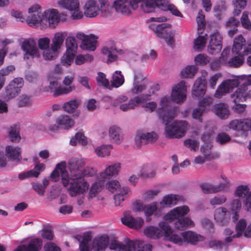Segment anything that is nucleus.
<instances>
[{
    "mask_svg": "<svg viewBox=\"0 0 251 251\" xmlns=\"http://www.w3.org/2000/svg\"><path fill=\"white\" fill-rule=\"evenodd\" d=\"M125 82L124 75L122 72L119 71H116L112 75L111 83L114 87L118 88L121 86Z\"/></svg>",
    "mask_w": 251,
    "mask_h": 251,
    "instance_id": "6e6d98bb",
    "label": "nucleus"
},
{
    "mask_svg": "<svg viewBox=\"0 0 251 251\" xmlns=\"http://www.w3.org/2000/svg\"><path fill=\"white\" fill-rule=\"evenodd\" d=\"M197 68L194 65H188L181 71V76L183 78H192L197 72Z\"/></svg>",
    "mask_w": 251,
    "mask_h": 251,
    "instance_id": "4d7b16f0",
    "label": "nucleus"
},
{
    "mask_svg": "<svg viewBox=\"0 0 251 251\" xmlns=\"http://www.w3.org/2000/svg\"><path fill=\"white\" fill-rule=\"evenodd\" d=\"M157 139V134L153 131L145 133L138 132L135 136V143L137 147H140L149 143H154Z\"/></svg>",
    "mask_w": 251,
    "mask_h": 251,
    "instance_id": "4be33fe9",
    "label": "nucleus"
},
{
    "mask_svg": "<svg viewBox=\"0 0 251 251\" xmlns=\"http://www.w3.org/2000/svg\"><path fill=\"white\" fill-rule=\"evenodd\" d=\"M105 180L100 178V176L97 175L96 181L93 183L90 188L88 198L92 199L95 197L100 192L104 187Z\"/></svg>",
    "mask_w": 251,
    "mask_h": 251,
    "instance_id": "f704fd0d",
    "label": "nucleus"
},
{
    "mask_svg": "<svg viewBox=\"0 0 251 251\" xmlns=\"http://www.w3.org/2000/svg\"><path fill=\"white\" fill-rule=\"evenodd\" d=\"M189 211V208L186 205L178 206L168 212L164 216V219L169 222H171L176 219L177 220L179 218L187 215Z\"/></svg>",
    "mask_w": 251,
    "mask_h": 251,
    "instance_id": "a878e982",
    "label": "nucleus"
},
{
    "mask_svg": "<svg viewBox=\"0 0 251 251\" xmlns=\"http://www.w3.org/2000/svg\"><path fill=\"white\" fill-rule=\"evenodd\" d=\"M9 136L11 142H19L21 140V136L19 134V128L16 126L11 127L9 132Z\"/></svg>",
    "mask_w": 251,
    "mask_h": 251,
    "instance_id": "338daca9",
    "label": "nucleus"
},
{
    "mask_svg": "<svg viewBox=\"0 0 251 251\" xmlns=\"http://www.w3.org/2000/svg\"><path fill=\"white\" fill-rule=\"evenodd\" d=\"M247 227V223L245 219H241L239 220L235 226L236 233L233 235V237L239 238L242 236H245Z\"/></svg>",
    "mask_w": 251,
    "mask_h": 251,
    "instance_id": "5fc2aeb1",
    "label": "nucleus"
},
{
    "mask_svg": "<svg viewBox=\"0 0 251 251\" xmlns=\"http://www.w3.org/2000/svg\"><path fill=\"white\" fill-rule=\"evenodd\" d=\"M46 28H55L60 21V14L56 9H50L44 11Z\"/></svg>",
    "mask_w": 251,
    "mask_h": 251,
    "instance_id": "aec40b11",
    "label": "nucleus"
},
{
    "mask_svg": "<svg viewBox=\"0 0 251 251\" xmlns=\"http://www.w3.org/2000/svg\"><path fill=\"white\" fill-rule=\"evenodd\" d=\"M21 148L18 146H7L5 148V155L10 160L20 162L22 159Z\"/></svg>",
    "mask_w": 251,
    "mask_h": 251,
    "instance_id": "2f4dec72",
    "label": "nucleus"
},
{
    "mask_svg": "<svg viewBox=\"0 0 251 251\" xmlns=\"http://www.w3.org/2000/svg\"><path fill=\"white\" fill-rule=\"evenodd\" d=\"M26 22L28 25L32 27H40L41 29L46 28V22L44 20V12L42 13L28 15Z\"/></svg>",
    "mask_w": 251,
    "mask_h": 251,
    "instance_id": "bb28decb",
    "label": "nucleus"
},
{
    "mask_svg": "<svg viewBox=\"0 0 251 251\" xmlns=\"http://www.w3.org/2000/svg\"><path fill=\"white\" fill-rule=\"evenodd\" d=\"M42 246V241L39 238L31 240L26 246L20 245L14 251H39Z\"/></svg>",
    "mask_w": 251,
    "mask_h": 251,
    "instance_id": "72a5a7b5",
    "label": "nucleus"
},
{
    "mask_svg": "<svg viewBox=\"0 0 251 251\" xmlns=\"http://www.w3.org/2000/svg\"><path fill=\"white\" fill-rule=\"evenodd\" d=\"M160 107L157 112L163 122H168L170 120H173L176 116V111L174 109H169L168 106L171 103L169 96L162 97L159 100Z\"/></svg>",
    "mask_w": 251,
    "mask_h": 251,
    "instance_id": "9d476101",
    "label": "nucleus"
},
{
    "mask_svg": "<svg viewBox=\"0 0 251 251\" xmlns=\"http://www.w3.org/2000/svg\"><path fill=\"white\" fill-rule=\"evenodd\" d=\"M121 221L124 225L134 229L140 228L144 224V221L142 218H135L129 211L124 213V216L121 218Z\"/></svg>",
    "mask_w": 251,
    "mask_h": 251,
    "instance_id": "a211bd4d",
    "label": "nucleus"
},
{
    "mask_svg": "<svg viewBox=\"0 0 251 251\" xmlns=\"http://www.w3.org/2000/svg\"><path fill=\"white\" fill-rule=\"evenodd\" d=\"M58 50L53 49L52 46L49 47L43 50V56L45 60H51L56 58L58 55Z\"/></svg>",
    "mask_w": 251,
    "mask_h": 251,
    "instance_id": "052dcab7",
    "label": "nucleus"
},
{
    "mask_svg": "<svg viewBox=\"0 0 251 251\" xmlns=\"http://www.w3.org/2000/svg\"><path fill=\"white\" fill-rule=\"evenodd\" d=\"M246 119L240 120H234L232 121L229 124V128L238 131L243 132L242 135L247 136L248 131V126L247 125Z\"/></svg>",
    "mask_w": 251,
    "mask_h": 251,
    "instance_id": "c9c22d12",
    "label": "nucleus"
},
{
    "mask_svg": "<svg viewBox=\"0 0 251 251\" xmlns=\"http://www.w3.org/2000/svg\"><path fill=\"white\" fill-rule=\"evenodd\" d=\"M67 35L66 32H57L56 33L52 39V43L51 46H52L53 49H56L59 50L60 49L63 42L64 39Z\"/></svg>",
    "mask_w": 251,
    "mask_h": 251,
    "instance_id": "49530a36",
    "label": "nucleus"
},
{
    "mask_svg": "<svg viewBox=\"0 0 251 251\" xmlns=\"http://www.w3.org/2000/svg\"><path fill=\"white\" fill-rule=\"evenodd\" d=\"M213 112L221 119H226L229 114L228 106L224 103L215 104L212 108Z\"/></svg>",
    "mask_w": 251,
    "mask_h": 251,
    "instance_id": "a19ab883",
    "label": "nucleus"
},
{
    "mask_svg": "<svg viewBox=\"0 0 251 251\" xmlns=\"http://www.w3.org/2000/svg\"><path fill=\"white\" fill-rule=\"evenodd\" d=\"M113 146L110 144L102 145L94 148L96 154L100 157H105L110 155Z\"/></svg>",
    "mask_w": 251,
    "mask_h": 251,
    "instance_id": "de8ad7c7",
    "label": "nucleus"
},
{
    "mask_svg": "<svg viewBox=\"0 0 251 251\" xmlns=\"http://www.w3.org/2000/svg\"><path fill=\"white\" fill-rule=\"evenodd\" d=\"M149 27L156 35L161 38L164 39L169 46L174 44L175 30L171 28V25L167 23H162L159 25L151 24Z\"/></svg>",
    "mask_w": 251,
    "mask_h": 251,
    "instance_id": "39448f33",
    "label": "nucleus"
},
{
    "mask_svg": "<svg viewBox=\"0 0 251 251\" xmlns=\"http://www.w3.org/2000/svg\"><path fill=\"white\" fill-rule=\"evenodd\" d=\"M206 81L204 78H197L193 87L192 92L193 96L199 98L203 96L206 92Z\"/></svg>",
    "mask_w": 251,
    "mask_h": 251,
    "instance_id": "7c9ffc66",
    "label": "nucleus"
},
{
    "mask_svg": "<svg viewBox=\"0 0 251 251\" xmlns=\"http://www.w3.org/2000/svg\"><path fill=\"white\" fill-rule=\"evenodd\" d=\"M234 195L236 198L244 199L243 204L247 210L249 211L251 206V192L247 185L238 186L235 192Z\"/></svg>",
    "mask_w": 251,
    "mask_h": 251,
    "instance_id": "dca6fc26",
    "label": "nucleus"
},
{
    "mask_svg": "<svg viewBox=\"0 0 251 251\" xmlns=\"http://www.w3.org/2000/svg\"><path fill=\"white\" fill-rule=\"evenodd\" d=\"M143 3L141 4V8L145 13H151L154 12L155 7H157L152 0H141Z\"/></svg>",
    "mask_w": 251,
    "mask_h": 251,
    "instance_id": "e2e57ef3",
    "label": "nucleus"
},
{
    "mask_svg": "<svg viewBox=\"0 0 251 251\" xmlns=\"http://www.w3.org/2000/svg\"><path fill=\"white\" fill-rule=\"evenodd\" d=\"M57 4L59 7L68 10L72 19L79 20L83 18V13L80 9L78 0H59Z\"/></svg>",
    "mask_w": 251,
    "mask_h": 251,
    "instance_id": "1a4fd4ad",
    "label": "nucleus"
},
{
    "mask_svg": "<svg viewBox=\"0 0 251 251\" xmlns=\"http://www.w3.org/2000/svg\"><path fill=\"white\" fill-rule=\"evenodd\" d=\"M121 169V164L120 162H115L107 166L104 170L98 175L100 176V178L106 181L116 177L119 175Z\"/></svg>",
    "mask_w": 251,
    "mask_h": 251,
    "instance_id": "f3484780",
    "label": "nucleus"
},
{
    "mask_svg": "<svg viewBox=\"0 0 251 251\" xmlns=\"http://www.w3.org/2000/svg\"><path fill=\"white\" fill-rule=\"evenodd\" d=\"M74 78V75L66 76L63 80L64 86H62L58 82V79H60L59 77H54L53 74H49L48 75L49 85L45 91L53 93L54 97L67 94L71 92L75 88L74 86L71 85Z\"/></svg>",
    "mask_w": 251,
    "mask_h": 251,
    "instance_id": "f03ea898",
    "label": "nucleus"
},
{
    "mask_svg": "<svg viewBox=\"0 0 251 251\" xmlns=\"http://www.w3.org/2000/svg\"><path fill=\"white\" fill-rule=\"evenodd\" d=\"M23 85L24 81L22 78H14L5 88V98L10 100L15 98L20 93Z\"/></svg>",
    "mask_w": 251,
    "mask_h": 251,
    "instance_id": "2eb2a0df",
    "label": "nucleus"
},
{
    "mask_svg": "<svg viewBox=\"0 0 251 251\" xmlns=\"http://www.w3.org/2000/svg\"><path fill=\"white\" fill-rule=\"evenodd\" d=\"M145 234L151 238H159L164 236V230H162L159 226L156 227L150 226L144 229Z\"/></svg>",
    "mask_w": 251,
    "mask_h": 251,
    "instance_id": "37998d69",
    "label": "nucleus"
},
{
    "mask_svg": "<svg viewBox=\"0 0 251 251\" xmlns=\"http://www.w3.org/2000/svg\"><path fill=\"white\" fill-rule=\"evenodd\" d=\"M109 249L115 251H151L152 246L148 244H145L140 240H128L125 244L113 239L109 240Z\"/></svg>",
    "mask_w": 251,
    "mask_h": 251,
    "instance_id": "7ed1b4c3",
    "label": "nucleus"
},
{
    "mask_svg": "<svg viewBox=\"0 0 251 251\" xmlns=\"http://www.w3.org/2000/svg\"><path fill=\"white\" fill-rule=\"evenodd\" d=\"M101 51L103 54L107 56L108 63H110L117 60V56L115 53L118 52L120 54L123 53V51L122 50H118L113 46L110 47H104L102 49Z\"/></svg>",
    "mask_w": 251,
    "mask_h": 251,
    "instance_id": "ea45409f",
    "label": "nucleus"
},
{
    "mask_svg": "<svg viewBox=\"0 0 251 251\" xmlns=\"http://www.w3.org/2000/svg\"><path fill=\"white\" fill-rule=\"evenodd\" d=\"M234 80H238L239 84L241 83V86L240 87H242L243 89L247 90V92H248L250 90H248L247 87V86L251 85V75H239L234 78Z\"/></svg>",
    "mask_w": 251,
    "mask_h": 251,
    "instance_id": "13d9d810",
    "label": "nucleus"
},
{
    "mask_svg": "<svg viewBox=\"0 0 251 251\" xmlns=\"http://www.w3.org/2000/svg\"><path fill=\"white\" fill-rule=\"evenodd\" d=\"M91 238V235L89 233H85L82 236L78 235L75 237V239L80 242L79 249L80 251H91L89 243Z\"/></svg>",
    "mask_w": 251,
    "mask_h": 251,
    "instance_id": "79ce46f5",
    "label": "nucleus"
},
{
    "mask_svg": "<svg viewBox=\"0 0 251 251\" xmlns=\"http://www.w3.org/2000/svg\"><path fill=\"white\" fill-rule=\"evenodd\" d=\"M110 141L116 145H120L124 139V134L122 128L116 125H111L108 129Z\"/></svg>",
    "mask_w": 251,
    "mask_h": 251,
    "instance_id": "412c9836",
    "label": "nucleus"
},
{
    "mask_svg": "<svg viewBox=\"0 0 251 251\" xmlns=\"http://www.w3.org/2000/svg\"><path fill=\"white\" fill-rule=\"evenodd\" d=\"M230 53V48L227 47L223 50L221 53V56L220 58V60H217L212 62L210 64V67L212 69H216L219 67L220 64H226L227 63V57Z\"/></svg>",
    "mask_w": 251,
    "mask_h": 251,
    "instance_id": "603ef678",
    "label": "nucleus"
},
{
    "mask_svg": "<svg viewBox=\"0 0 251 251\" xmlns=\"http://www.w3.org/2000/svg\"><path fill=\"white\" fill-rule=\"evenodd\" d=\"M141 0H114L113 7L119 14L128 16L131 13L132 10L138 7Z\"/></svg>",
    "mask_w": 251,
    "mask_h": 251,
    "instance_id": "6e6552de",
    "label": "nucleus"
},
{
    "mask_svg": "<svg viewBox=\"0 0 251 251\" xmlns=\"http://www.w3.org/2000/svg\"><path fill=\"white\" fill-rule=\"evenodd\" d=\"M80 103V100L77 99H73L70 101L66 102L64 103L62 107L64 110L69 114L75 113V115L78 116L80 112L76 110Z\"/></svg>",
    "mask_w": 251,
    "mask_h": 251,
    "instance_id": "e433bc0d",
    "label": "nucleus"
},
{
    "mask_svg": "<svg viewBox=\"0 0 251 251\" xmlns=\"http://www.w3.org/2000/svg\"><path fill=\"white\" fill-rule=\"evenodd\" d=\"M172 120L163 122L165 125L164 134L166 137L178 139L184 137L189 127L188 123L184 120H176L170 123Z\"/></svg>",
    "mask_w": 251,
    "mask_h": 251,
    "instance_id": "20e7f679",
    "label": "nucleus"
},
{
    "mask_svg": "<svg viewBox=\"0 0 251 251\" xmlns=\"http://www.w3.org/2000/svg\"><path fill=\"white\" fill-rule=\"evenodd\" d=\"M181 235L183 237L184 243L193 245H197L198 243L203 241L205 239L203 236L191 230L182 232Z\"/></svg>",
    "mask_w": 251,
    "mask_h": 251,
    "instance_id": "cd10ccee",
    "label": "nucleus"
},
{
    "mask_svg": "<svg viewBox=\"0 0 251 251\" xmlns=\"http://www.w3.org/2000/svg\"><path fill=\"white\" fill-rule=\"evenodd\" d=\"M175 227L178 230H183L195 226L194 222L188 217H184L177 219L174 224Z\"/></svg>",
    "mask_w": 251,
    "mask_h": 251,
    "instance_id": "c03bdc74",
    "label": "nucleus"
},
{
    "mask_svg": "<svg viewBox=\"0 0 251 251\" xmlns=\"http://www.w3.org/2000/svg\"><path fill=\"white\" fill-rule=\"evenodd\" d=\"M75 55L76 54L65 52L61 58V64L66 67L70 66L74 60Z\"/></svg>",
    "mask_w": 251,
    "mask_h": 251,
    "instance_id": "774afa93",
    "label": "nucleus"
},
{
    "mask_svg": "<svg viewBox=\"0 0 251 251\" xmlns=\"http://www.w3.org/2000/svg\"><path fill=\"white\" fill-rule=\"evenodd\" d=\"M142 98L140 96L129 99L126 95H120L114 100L113 105L118 107L121 111L126 112L134 109L142 103Z\"/></svg>",
    "mask_w": 251,
    "mask_h": 251,
    "instance_id": "423d86ee",
    "label": "nucleus"
},
{
    "mask_svg": "<svg viewBox=\"0 0 251 251\" xmlns=\"http://www.w3.org/2000/svg\"><path fill=\"white\" fill-rule=\"evenodd\" d=\"M85 159L79 157H72L67 163L69 173L66 170V163L62 161L57 164L55 169L51 173L50 177L53 181H56L61 177L62 183L64 186L68 188V192L72 197L80 196L77 199L79 205L84 203L85 195L88 190L89 184L84 178L85 176H92L96 174V171L93 168L85 167Z\"/></svg>",
    "mask_w": 251,
    "mask_h": 251,
    "instance_id": "f257e3e1",
    "label": "nucleus"
},
{
    "mask_svg": "<svg viewBox=\"0 0 251 251\" xmlns=\"http://www.w3.org/2000/svg\"><path fill=\"white\" fill-rule=\"evenodd\" d=\"M214 218L216 223L220 226L227 225L231 219V213L225 207H219L214 211Z\"/></svg>",
    "mask_w": 251,
    "mask_h": 251,
    "instance_id": "6ab92c4d",
    "label": "nucleus"
},
{
    "mask_svg": "<svg viewBox=\"0 0 251 251\" xmlns=\"http://www.w3.org/2000/svg\"><path fill=\"white\" fill-rule=\"evenodd\" d=\"M116 193L114 197L115 204L116 206H119L121 202L124 201L131 194V191L127 187L120 186Z\"/></svg>",
    "mask_w": 251,
    "mask_h": 251,
    "instance_id": "4c0bfd02",
    "label": "nucleus"
},
{
    "mask_svg": "<svg viewBox=\"0 0 251 251\" xmlns=\"http://www.w3.org/2000/svg\"><path fill=\"white\" fill-rule=\"evenodd\" d=\"M21 48L25 52V60H32L40 56V52L36 47V42L32 38L22 39L21 40Z\"/></svg>",
    "mask_w": 251,
    "mask_h": 251,
    "instance_id": "9b49d317",
    "label": "nucleus"
},
{
    "mask_svg": "<svg viewBox=\"0 0 251 251\" xmlns=\"http://www.w3.org/2000/svg\"><path fill=\"white\" fill-rule=\"evenodd\" d=\"M84 14L87 17L94 18L100 14L99 0H88L83 6Z\"/></svg>",
    "mask_w": 251,
    "mask_h": 251,
    "instance_id": "393cba45",
    "label": "nucleus"
},
{
    "mask_svg": "<svg viewBox=\"0 0 251 251\" xmlns=\"http://www.w3.org/2000/svg\"><path fill=\"white\" fill-rule=\"evenodd\" d=\"M234 105L232 108L235 112L239 114L243 113L247 105L245 104H240V101L246 100L248 98H251V91L247 92V90L242 87H239L233 94L230 95Z\"/></svg>",
    "mask_w": 251,
    "mask_h": 251,
    "instance_id": "0eeeda50",
    "label": "nucleus"
},
{
    "mask_svg": "<svg viewBox=\"0 0 251 251\" xmlns=\"http://www.w3.org/2000/svg\"><path fill=\"white\" fill-rule=\"evenodd\" d=\"M222 36L219 32L212 34L208 46V52L211 54H216L221 51L222 45Z\"/></svg>",
    "mask_w": 251,
    "mask_h": 251,
    "instance_id": "5701e85b",
    "label": "nucleus"
},
{
    "mask_svg": "<svg viewBox=\"0 0 251 251\" xmlns=\"http://www.w3.org/2000/svg\"><path fill=\"white\" fill-rule=\"evenodd\" d=\"M148 84L149 82L133 83L130 92L133 95L141 94L147 89Z\"/></svg>",
    "mask_w": 251,
    "mask_h": 251,
    "instance_id": "680f3d73",
    "label": "nucleus"
},
{
    "mask_svg": "<svg viewBox=\"0 0 251 251\" xmlns=\"http://www.w3.org/2000/svg\"><path fill=\"white\" fill-rule=\"evenodd\" d=\"M237 54V56L232 58L229 61H228L227 64L229 66L238 67L243 64L244 61L243 56L247 55L244 54V50L243 51V54H241V53H238Z\"/></svg>",
    "mask_w": 251,
    "mask_h": 251,
    "instance_id": "bf43d9fd",
    "label": "nucleus"
},
{
    "mask_svg": "<svg viewBox=\"0 0 251 251\" xmlns=\"http://www.w3.org/2000/svg\"><path fill=\"white\" fill-rule=\"evenodd\" d=\"M162 230H164V236L165 240H169L175 244L181 245L184 244L183 237L181 234L178 235L173 232V230L170 225L165 222H161L158 224Z\"/></svg>",
    "mask_w": 251,
    "mask_h": 251,
    "instance_id": "ddd939ff",
    "label": "nucleus"
},
{
    "mask_svg": "<svg viewBox=\"0 0 251 251\" xmlns=\"http://www.w3.org/2000/svg\"><path fill=\"white\" fill-rule=\"evenodd\" d=\"M109 244V238L106 236L95 237L92 243V248L94 251H105Z\"/></svg>",
    "mask_w": 251,
    "mask_h": 251,
    "instance_id": "473e14b6",
    "label": "nucleus"
},
{
    "mask_svg": "<svg viewBox=\"0 0 251 251\" xmlns=\"http://www.w3.org/2000/svg\"><path fill=\"white\" fill-rule=\"evenodd\" d=\"M100 14L105 17L110 16L113 11V7L108 0H99Z\"/></svg>",
    "mask_w": 251,
    "mask_h": 251,
    "instance_id": "09e8293b",
    "label": "nucleus"
},
{
    "mask_svg": "<svg viewBox=\"0 0 251 251\" xmlns=\"http://www.w3.org/2000/svg\"><path fill=\"white\" fill-rule=\"evenodd\" d=\"M77 143L82 146H85L88 143L87 138L84 135V134L80 131L76 133L74 137L71 138L70 141V144L75 146Z\"/></svg>",
    "mask_w": 251,
    "mask_h": 251,
    "instance_id": "3c124183",
    "label": "nucleus"
},
{
    "mask_svg": "<svg viewBox=\"0 0 251 251\" xmlns=\"http://www.w3.org/2000/svg\"><path fill=\"white\" fill-rule=\"evenodd\" d=\"M142 98V107L147 112L151 113L157 109V104L155 101H146L144 102V97L141 96Z\"/></svg>",
    "mask_w": 251,
    "mask_h": 251,
    "instance_id": "0e129e2a",
    "label": "nucleus"
},
{
    "mask_svg": "<svg viewBox=\"0 0 251 251\" xmlns=\"http://www.w3.org/2000/svg\"><path fill=\"white\" fill-rule=\"evenodd\" d=\"M239 85L238 80L228 79L223 81L218 87L214 94V97L217 99L222 98L223 96L228 94L234 88Z\"/></svg>",
    "mask_w": 251,
    "mask_h": 251,
    "instance_id": "4468645a",
    "label": "nucleus"
},
{
    "mask_svg": "<svg viewBox=\"0 0 251 251\" xmlns=\"http://www.w3.org/2000/svg\"><path fill=\"white\" fill-rule=\"evenodd\" d=\"M187 86L185 82L181 80L172 87L171 99L176 103H183L186 99Z\"/></svg>",
    "mask_w": 251,
    "mask_h": 251,
    "instance_id": "f8f14e48",
    "label": "nucleus"
},
{
    "mask_svg": "<svg viewBox=\"0 0 251 251\" xmlns=\"http://www.w3.org/2000/svg\"><path fill=\"white\" fill-rule=\"evenodd\" d=\"M242 202L239 198H234L230 201L228 204L229 211L232 213V220L233 222L237 221L239 218V212L242 209Z\"/></svg>",
    "mask_w": 251,
    "mask_h": 251,
    "instance_id": "c756f323",
    "label": "nucleus"
},
{
    "mask_svg": "<svg viewBox=\"0 0 251 251\" xmlns=\"http://www.w3.org/2000/svg\"><path fill=\"white\" fill-rule=\"evenodd\" d=\"M246 45V40L242 35H239L234 39L232 51L233 53H240V51Z\"/></svg>",
    "mask_w": 251,
    "mask_h": 251,
    "instance_id": "8fccbe9b",
    "label": "nucleus"
},
{
    "mask_svg": "<svg viewBox=\"0 0 251 251\" xmlns=\"http://www.w3.org/2000/svg\"><path fill=\"white\" fill-rule=\"evenodd\" d=\"M57 126H52L50 127L51 130H57L58 128L68 130L72 128L75 125V122L69 116L62 114L59 116L55 120Z\"/></svg>",
    "mask_w": 251,
    "mask_h": 251,
    "instance_id": "b1692460",
    "label": "nucleus"
},
{
    "mask_svg": "<svg viewBox=\"0 0 251 251\" xmlns=\"http://www.w3.org/2000/svg\"><path fill=\"white\" fill-rule=\"evenodd\" d=\"M66 52L76 54L77 50V44L76 39L74 37L68 36L66 39Z\"/></svg>",
    "mask_w": 251,
    "mask_h": 251,
    "instance_id": "864d4df0",
    "label": "nucleus"
},
{
    "mask_svg": "<svg viewBox=\"0 0 251 251\" xmlns=\"http://www.w3.org/2000/svg\"><path fill=\"white\" fill-rule=\"evenodd\" d=\"M212 133H209L208 134H203L201 139L205 143L203 145L201 148V152L203 154V155L205 157V158L210 159L211 157V149L212 147V145L210 142L211 136Z\"/></svg>",
    "mask_w": 251,
    "mask_h": 251,
    "instance_id": "58836bf2",
    "label": "nucleus"
},
{
    "mask_svg": "<svg viewBox=\"0 0 251 251\" xmlns=\"http://www.w3.org/2000/svg\"><path fill=\"white\" fill-rule=\"evenodd\" d=\"M179 196L174 194H168L165 196L159 204L163 207H171L177 203Z\"/></svg>",
    "mask_w": 251,
    "mask_h": 251,
    "instance_id": "a18cd8bd",
    "label": "nucleus"
},
{
    "mask_svg": "<svg viewBox=\"0 0 251 251\" xmlns=\"http://www.w3.org/2000/svg\"><path fill=\"white\" fill-rule=\"evenodd\" d=\"M93 57L90 54L75 55V63L77 65H82L86 62H91L93 60Z\"/></svg>",
    "mask_w": 251,
    "mask_h": 251,
    "instance_id": "69168bd1",
    "label": "nucleus"
},
{
    "mask_svg": "<svg viewBox=\"0 0 251 251\" xmlns=\"http://www.w3.org/2000/svg\"><path fill=\"white\" fill-rule=\"evenodd\" d=\"M78 39L83 41L82 48L91 51H94L96 48V38L93 35H85L83 33H78L76 35Z\"/></svg>",
    "mask_w": 251,
    "mask_h": 251,
    "instance_id": "c85d7f7f",
    "label": "nucleus"
}]
</instances>
